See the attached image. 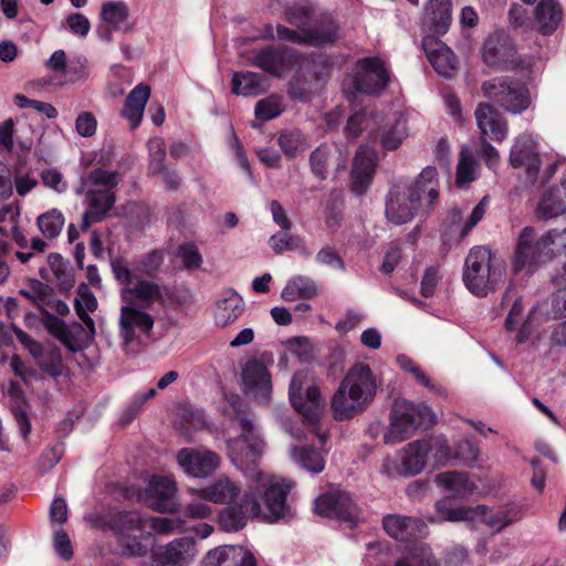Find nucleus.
Listing matches in <instances>:
<instances>
[{"label":"nucleus","instance_id":"obj_51","mask_svg":"<svg viewBox=\"0 0 566 566\" xmlns=\"http://www.w3.org/2000/svg\"><path fill=\"white\" fill-rule=\"evenodd\" d=\"M406 136V119L399 116L392 125L382 132L380 143L385 149L394 150L400 146Z\"/></svg>","mask_w":566,"mask_h":566},{"label":"nucleus","instance_id":"obj_62","mask_svg":"<svg viewBox=\"0 0 566 566\" xmlns=\"http://www.w3.org/2000/svg\"><path fill=\"white\" fill-rule=\"evenodd\" d=\"M38 365L43 373L52 377H57L62 374V357L59 350H52L44 355L38 361Z\"/></svg>","mask_w":566,"mask_h":566},{"label":"nucleus","instance_id":"obj_33","mask_svg":"<svg viewBox=\"0 0 566 566\" xmlns=\"http://www.w3.org/2000/svg\"><path fill=\"white\" fill-rule=\"evenodd\" d=\"M489 198L483 197L473 208L470 216L464 218L461 211L453 209L450 212V231L459 239L464 238L484 217Z\"/></svg>","mask_w":566,"mask_h":566},{"label":"nucleus","instance_id":"obj_30","mask_svg":"<svg viewBox=\"0 0 566 566\" xmlns=\"http://www.w3.org/2000/svg\"><path fill=\"white\" fill-rule=\"evenodd\" d=\"M539 33L553 34L564 20V9L557 0H539L534 12Z\"/></svg>","mask_w":566,"mask_h":566},{"label":"nucleus","instance_id":"obj_16","mask_svg":"<svg viewBox=\"0 0 566 566\" xmlns=\"http://www.w3.org/2000/svg\"><path fill=\"white\" fill-rule=\"evenodd\" d=\"M315 512L325 517H334L345 522H355L359 517V509L349 493L335 490L321 495L315 501Z\"/></svg>","mask_w":566,"mask_h":566},{"label":"nucleus","instance_id":"obj_7","mask_svg":"<svg viewBox=\"0 0 566 566\" xmlns=\"http://www.w3.org/2000/svg\"><path fill=\"white\" fill-rule=\"evenodd\" d=\"M305 382V373L297 371L293 375L289 389L290 400L295 410L312 426L311 432L318 438L319 443L324 444L328 436L326 432L318 431L316 426L323 413L325 402L316 386H307L305 390H303Z\"/></svg>","mask_w":566,"mask_h":566},{"label":"nucleus","instance_id":"obj_8","mask_svg":"<svg viewBox=\"0 0 566 566\" xmlns=\"http://www.w3.org/2000/svg\"><path fill=\"white\" fill-rule=\"evenodd\" d=\"M77 316L84 325L72 322L66 324L57 316L45 312L42 314L41 322L48 333L61 342L71 352H77L83 348L85 344L93 339L95 335V324L93 318L77 307Z\"/></svg>","mask_w":566,"mask_h":566},{"label":"nucleus","instance_id":"obj_50","mask_svg":"<svg viewBox=\"0 0 566 566\" xmlns=\"http://www.w3.org/2000/svg\"><path fill=\"white\" fill-rule=\"evenodd\" d=\"M146 536L144 539L151 545V534H170L182 526V521L174 517H146Z\"/></svg>","mask_w":566,"mask_h":566},{"label":"nucleus","instance_id":"obj_46","mask_svg":"<svg viewBox=\"0 0 566 566\" xmlns=\"http://www.w3.org/2000/svg\"><path fill=\"white\" fill-rule=\"evenodd\" d=\"M505 40L506 38L500 33L492 34L486 39L482 49V57L488 65H496L506 57Z\"/></svg>","mask_w":566,"mask_h":566},{"label":"nucleus","instance_id":"obj_20","mask_svg":"<svg viewBox=\"0 0 566 566\" xmlns=\"http://www.w3.org/2000/svg\"><path fill=\"white\" fill-rule=\"evenodd\" d=\"M177 462L184 472L193 478L211 475L220 464V458L210 450L184 448L177 454Z\"/></svg>","mask_w":566,"mask_h":566},{"label":"nucleus","instance_id":"obj_34","mask_svg":"<svg viewBox=\"0 0 566 566\" xmlns=\"http://www.w3.org/2000/svg\"><path fill=\"white\" fill-rule=\"evenodd\" d=\"M149 96L150 87L138 84L126 97L122 115L130 123L133 129L140 124Z\"/></svg>","mask_w":566,"mask_h":566},{"label":"nucleus","instance_id":"obj_14","mask_svg":"<svg viewBox=\"0 0 566 566\" xmlns=\"http://www.w3.org/2000/svg\"><path fill=\"white\" fill-rule=\"evenodd\" d=\"M420 206V195L407 182L395 184L386 198L385 214L394 224L411 221Z\"/></svg>","mask_w":566,"mask_h":566},{"label":"nucleus","instance_id":"obj_27","mask_svg":"<svg viewBox=\"0 0 566 566\" xmlns=\"http://www.w3.org/2000/svg\"><path fill=\"white\" fill-rule=\"evenodd\" d=\"M202 566H256L254 555L241 545H222L210 549Z\"/></svg>","mask_w":566,"mask_h":566},{"label":"nucleus","instance_id":"obj_44","mask_svg":"<svg viewBox=\"0 0 566 566\" xmlns=\"http://www.w3.org/2000/svg\"><path fill=\"white\" fill-rule=\"evenodd\" d=\"M65 224V218L56 208L41 213L36 218V227L46 239H55L60 235Z\"/></svg>","mask_w":566,"mask_h":566},{"label":"nucleus","instance_id":"obj_26","mask_svg":"<svg viewBox=\"0 0 566 566\" xmlns=\"http://www.w3.org/2000/svg\"><path fill=\"white\" fill-rule=\"evenodd\" d=\"M452 22V0H427L424 2L421 25L437 35L446 34Z\"/></svg>","mask_w":566,"mask_h":566},{"label":"nucleus","instance_id":"obj_59","mask_svg":"<svg viewBox=\"0 0 566 566\" xmlns=\"http://www.w3.org/2000/svg\"><path fill=\"white\" fill-rule=\"evenodd\" d=\"M149 151V169L155 171L160 166H165L166 160V146L161 137H153L148 140Z\"/></svg>","mask_w":566,"mask_h":566},{"label":"nucleus","instance_id":"obj_63","mask_svg":"<svg viewBox=\"0 0 566 566\" xmlns=\"http://www.w3.org/2000/svg\"><path fill=\"white\" fill-rule=\"evenodd\" d=\"M316 261L319 264L329 266L335 270L344 271L345 263L337 251L332 247L322 248L316 254Z\"/></svg>","mask_w":566,"mask_h":566},{"label":"nucleus","instance_id":"obj_11","mask_svg":"<svg viewBox=\"0 0 566 566\" xmlns=\"http://www.w3.org/2000/svg\"><path fill=\"white\" fill-rule=\"evenodd\" d=\"M482 92L486 98L495 101L512 114H521L531 105V95L527 87L515 80L492 78L482 84Z\"/></svg>","mask_w":566,"mask_h":566},{"label":"nucleus","instance_id":"obj_18","mask_svg":"<svg viewBox=\"0 0 566 566\" xmlns=\"http://www.w3.org/2000/svg\"><path fill=\"white\" fill-rule=\"evenodd\" d=\"M480 140L490 139L502 143L509 135V123L492 104L481 102L474 111Z\"/></svg>","mask_w":566,"mask_h":566},{"label":"nucleus","instance_id":"obj_1","mask_svg":"<svg viewBox=\"0 0 566 566\" xmlns=\"http://www.w3.org/2000/svg\"><path fill=\"white\" fill-rule=\"evenodd\" d=\"M241 436L228 440V454L240 470H247L249 489L239 503L222 510L218 523L224 532H238L245 527L250 518L276 522L290 514L286 497L291 485L284 480L268 475L251 468L254 459L264 450V441L259 436L252 420L247 416L239 419Z\"/></svg>","mask_w":566,"mask_h":566},{"label":"nucleus","instance_id":"obj_29","mask_svg":"<svg viewBox=\"0 0 566 566\" xmlns=\"http://www.w3.org/2000/svg\"><path fill=\"white\" fill-rule=\"evenodd\" d=\"M382 526L390 537L401 542L417 537L424 528V524L421 520L400 514H388L384 516Z\"/></svg>","mask_w":566,"mask_h":566},{"label":"nucleus","instance_id":"obj_22","mask_svg":"<svg viewBox=\"0 0 566 566\" xmlns=\"http://www.w3.org/2000/svg\"><path fill=\"white\" fill-rule=\"evenodd\" d=\"M176 483L161 476L149 480L145 490V503L158 512H174L177 509Z\"/></svg>","mask_w":566,"mask_h":566},{"label":"nucleus","instance_id":"obj_37","mask_svg":"<svg viewBox=\"0 0 566 566\" xmlns=\"http://www.w3.org/2000/svg\"><path fill=\"white\" fill-rule=\"evenodd\" d=\"M434 482L438 486L457 497L471 494L476 488L473 482L469 481L465 473L460 472L440 473L436 475Z\"/></svg>","mask_w":566,"mask_h":566},{"label":"nucleus","instance_id":"obj_53","mask_svg":"<svg viewBox=\"0 0 566 566\" xmlns=\"http://www.w3.org/2000/svg\"><path fill=\"white\" fill-rule=\"evenodd\" d=\"M478 164L468 147L462 148L457 169V185L463 187L475 178Z\"/></svg>","mask_w":566,"mask_h":566},{"label":"nucleus","instance_id":"obj_61","mask_svg":"<svg viewBox=\"0 0 566 566\" xmlns=\"http://www.w3.org/2000/svg\"><path fill=\"white\" fill-rule=\"evenodd\" d=\"M178 258L181 260L184 266L188 270H195L200 268L202 263V258L193 244H184L179 247Z\"/></svg>","mask_w":566,"mask_h":566},{"label":"nucleus","instance_id":"obj_2","mask_svg":"<svg viewBox=\"0 0 566 566\" xmlns=\"http://www.w3.org/2000/svg\"><path fill=\"white\" fill-rule=\"evenodd\" d=\"M377 392V378L365 363L354 364L335 391L331 408L338 421L348 420L364 412Z\"/></svg>","mask_w":566,"mask_h":566},{"label":"nucleus","instance_id":"obj_25","mask_svg":"<svg viewBox=\"0 0 566 566\" xmlns=\"http://www.w3.org/2000/svg\"><path fill=\"white\" fill-rule=\"evenodd\" d=\"M115 195L108 190L87 189L85 192L86 209L82 217L81 229L86 231L94 223L103 221L115 203Z\"/></svg>","mask_w":566,"mask_h":566},{"label":"nucleus","instance_id":"obj_36","mask_svg":"<svg viewBox=\"0 0 566 566\" xmlns=\"http://www.w3.org/2000/svg\"><path fill=\"white\" fill-rule=\"evenodd\" d=\"M269 87L264 75L255 72H238L232 76V93L242 96H256Z\"/></svg>","mask_w":566,"mask_h":566},{"label":"nucleus","instance_id":"obj_64","mask_svg":"<svg viewBox=\"0 0 566 566\" xmlns=\"http://www.w3.org/2000/svg\"><path fill=\"white\" fill-rule=\"evenodd\" d=\"M65 23L70 31L78 36H86L90 33L91 30V23L90 20L80 12L71 13L66 20Z\"/></svg>","mask_w":566,"mask_h":566},{"label":"nucleus","instance_id":"obj_3","mask_svg":"<svg viewBox=\"0 0 566 566\" xmlns=\"http://www.w3.org/2000/svg\"><path fill=\"white\" fill-rule=\"evenodd\" d=\"M506 264L488 247H474L470 250L463 268V282L476 296H485L504 281Z\"/></svg>","mask_w":566,"mask_h":566},{"label":"nucleus","instance_id":"obj_39","mask_svg":"<svg viewBox=\"0 0 566 566\" xmlns=\"http://www.w3.org/2000/svg\"><path fill=\"white\" fill-rule=\"evenodd\" d=\"M420 195V201L426 200L432 206L439 198V182L437 169L426 167L413 184H409Z\"/></svg>","mask_w":566,"mask_h":566},{"label":"nucleus","instance_id":"obj_55","mask_svg":"<svg viewBox=\"0 0 566 566\" xmlns=\"http://www.w3.org/2000/svg\"><path fill=\"white\" fill-rule=\"evenodd\" d=\"M331 149L326 145L317 147L310 156L312 174L319 180H324L328 172Z\"/></svg>","mask_w":566,"mask_h":566},{"label":"nucleus","instance_id":"obj_58","mask_svg":"<svg viewBox=\"0 0 566 566\" xmlns=\"http://www.w3.org/2000/svg\"><path fill=\"white\" fill-rule=\"evenodd\" d=\"M30 289L33 291L34 304L43 310V314L48 312L46 306L53 302L54 291L48 284L32 279L29 282Z\"/></svg>","mask_w":566,"mask_h":566},{"label":"nucleus","instance_id":"obj_60","mask_svg":"<svg viewBox=\"0 0 566 566\" xmlns=\"http://www.w3.org/2000/svg\"><path fill=\"white\" fill-rule=\"evenodd\" d=\"M41 180L46 188L52 189L56 193H64L69 188L63 175L55 168L44 169L41 172Z\"/></svg>","mask_w":566,"mask_h":566},{"label":"nucleus","instance_id":"obj_48","mask_svg":"<svg viewBox=\"0 0 566 566\" xmlns=\"http://www.w3.org/2000/svg\"><path fill=\"white\" fill-rule=\"evenodd\" d=\"M394 566H439V564L427 545L417 544Z\"/></svg>","mask_w":566,"mask_h":566},{"label":"nucleus","instance_id":"obj_38","mask_svg":"<svg viewBox=\"0 0 566 566\" xmlns=\"http://www.w3.org/2000/svg\"><path fill=\"white\" fill-rule=\"evenodd\" d=\"M436 509L438 516L431 518L432 523L438 522H471L474 523L476 521V515L482 514L484 512V505H478L476 507H450L447 506L444 502L438 501L436 503Z\"/></svg>","mask_w":566,"mask_h":566},{"label":"nucleus","instance_id":"obj_4","mask_svg":"<svg viewBox=\"0 0 566 566\" xmlns=\"http://www.w3.org/2000/svg\"><path fill=\"white\" fill-rule=\"evenodd\" d=\"M287 21L303 28V45L322 48L338 39L339 27L332 14L318 10L308 1L291 6L286 10Z\"/></svg>","mask_w":566,"mask_h":566},{"label":"nucleus","instance_id":"obj_9","mask_svg":"<svg viewBox=\"0 0 566 566\" xmlns=\"http://www.w3.org/2000/svg\"><path fill=\"white\" fill-rule=\"evenodd\" d=\"M155 321L150 314L134 304L120 308L119 336L126 353H137L151 340Z\"/></svg>","mask_w":566,"mask_h":566},{"label":"nucleus","instance_id":"obj_24","mask_svg":"<svg viewBox=\"0 0 566 566\" xmlns=\"http://www.w3.org/2000/svg\"><path fill=\"white\" fill-rule=\"evenodd\" d=\"M245 392L259 402H268L272 392L271 375L266 367L258 360H249L242 370Z\"/></svg>","mask_w":566,"mask_h":566},{"label":"nucleus","instance_id":"obj_42","mask_svg":"<svg viewBox=\"0 0 566 566\" xmlns=\"http://www.w3.org/2000/svg\"><path fill=\"white\" fill-rule=\"evenodd\" d=\"M244 311V302L238 295L223 298L217 303L214 312L216 324L227 327L237 321Z\"/></svg>","mask_w":566,"mask_h":566},{"label":"nucleus","instance_id":"obj_32","mask_svg":"<svg viewBox=\"0 0 566 566\" xmlns=\"http://www.w3.org/2000/svg\"><path fill=\"white\" fill-rule=\"evenodd\" d=\"M377 160V153L373 148L368 146L359 147L352 171L355 191L361 192L364 190L375 171Z\"/></svg>","mask_w":566,"mask_h":566},{"label":"nucleus","instance_id":"obj_41","mask_svg":"<svg viewBox=\"0 0 566 566\" xmlns=\"http://www.w3.org/2000/svg\"><path fill=\"white\" fill-rule=\"evenodd\" d=\"M290 454L294 462L308 472L319 473L325 468V458L323 453L312 447L292 446L290 448Z\"/></svg>","mask_w":566,"mask_h":566},{"label":"nucleus","instance_id":"obj_35","mask_svg":"<svg viewBox=\"0 0 566 566\" xmlns=\"http://www.w3.org/2000/svg\"><path fill=\"white\" fill-rule=\"evenodd\" d=\"M522 515V506L518 504L507 505L496 512H490L489 509L484 506V512L476 515L474 523H483L495 532H500L506 526L520 521Z\"/></svg>","mask_w":566,"mask_h":566},{"label":"nucleus","instance_id":"obj_10","mask_svg":"<svg viewBox=\"0 0 566 566\" xmlns=\"http://www.w3.org/2000/svg\"><path fill=\"white\" fill-rule=\"evenodd\" d=\"M353 92L347 93L348 99L355 93L368 96L380 95L390 82V72L385 61L379 57H364L356 62L353 74L348 78Z\"/></svg>","mask_w":566,"mask_h":566},{"label":"nucleus","instance_id":"obj_52","mask_svg":"<svg viewBox=\"0 0 566 566\" xmlns=\"http://www.w3.org/2000/svg\"><path fill=\"white\" fill-rule=\"evenodd\" d=\"M377 119L374 116H368L366 112H358L350 116L345 127V135L347 138H357L363 130H369V136H373L374 126Z\"/></svg>","mask_w":566,"mask_h":566},{"label":"nucleus","instance_id":"obj_21","mask_svg":"<svg viewBox=\"0 0 566 566\" xmlns=\"http://www.w3.org/2000/svg\"><path fill=\"white\" fill-rule=\"evenodd\" d=\"M541 244V239L535 240V231L531 227H526L521 231L518 237L513 269L520 272L525 268L536 266L538 263L547 261L545 250Z\"/></svg>","mask_w":566,"mask_h":566},{"label":"nucleus","instance_id":"obj_45","mask_svg":"<svg viewBox=\"0 0 566 566\" xmlns=\"http://www.w3.org/2000/svg\"><path fill=\"white\" fill-rule=\"evenodd\" d=\"M128 17V7L123 1H107L102 4L101 19L108 24L112 30H119Z\"/></svg>","mask_w":566,"mask_h":566},{"label":"nucleus","instance_id":"obj_13","mask_svg":"<svg viewBox=\"0 0 566 566\" xmlns=\"http://www.w3.org/2000/svg\"><path fill=\"white\" fill-rule=\"evenodd\" d=\"M241 56L244 59L245 64L259 67L279 78L301 61V54L286 46L274 48L268 45L260 50L241 54Z\"/></svg>","mask_w":566,"mask_h":566},{"label":"nucleus","instance_id":"obj_47","mask_svg":"<svg viewBox=\"0 0 566 566\" xmlns=\"http://www.w3.org/2000/svg\"><path fill=\"white\" fill-rule=\"evenodd\" d=\"M279 145L283 154L294 158L308 147L305 136L298 130H285L279 136Z\"/></svg>","mask_w":566,"mask_h":566},{"label":"nucleus","instance_id":"obj_19","mask_svg":"<svg viewBox=\"0 0 566 566\" xmlns=\"http://www.w3.org/2000/svg\"><path fill=\"white\" fill-rule=\"evenodd\" d=\"M510 163L514 168L524 167L526 169L530 185L536 182L541 158L537 143L531 135L522 134L515 138L510 151Z\"/></svg>","mask_w":566,"mask_h":566},{"label":"nucleus","instance_id":"obj_28","mask_svg":"<svg viewBox=\"0 0 566 566\" xmlns=\"http://www.w3.org/2000/svg\"><path fill=\"white\" fill-rule=\"evenodd\" d=\"M190 495L214 504H230L238 499L241 490L239 485L228 476H219L209 485L202 489L190 488L187 491Z\"/></svg>","mask_w":566,"mask_h":566},{"label":"nucleus","instance_id":"obj_6","mask_svg":"<svg viewBox=\"0 0 566 566\" xmlns=\"http://www.w3.org/2000/svg\"><path fill=\"white\" fill-rule=\"evenodd\" d=\"M111 268L115 279L123 285L120 297L127 305L148 308L163 300L161 286L153 281L135 277L123 259H113Z\"/></svg>","mask_w":566,"mask_h":566},{"label":"nucleus","instance_id":"obj_43","mask_svg":"<svg viewBox=\"0 0 566 566\" xmlns=\"http://www.w3.org/2000/svg\"><path fill=\"white\" fill-rule=\"evenodd\" d=\"M269 245L276 254H282L286 251H298L301 254L306 256L311 254L303 238L297 234L287 233L286 231L271 235L269 239Z\"/></svg>","mask_w":566,"mask_h":566},{"label":"nucleus","instance_id":"obj_54","mask_svg":"<svg viewBox=\"0 0 566 566\" xmlns=\"http://www.w3.org/2000/svg\"><path fill=\"white\" fill-rule=\"evenodd\" d=\"M282 112V97L272 95L256 103L254 115L258 119L266 122L277 117Z\"/></svg>","mask_w":566,"mask_h":566},{"label":"nucleus","instance_id":"obj_23","mask_svg":"<svg viewBox=\"0 0 566 566\" xmlns=\"http://www.w3.org/2000/svg\"><path fill=\"white\" fill-rule=\"evenodd\" d=\"M422 46L432 67L443 77L451 78L457 74L458 60L452 50L432 35L422 40Z\"/></svg>","mask_w":566,"mask_h":566},{"label":"nucleus","instance_id":"obj_12","mask_svg":"<svg viewBox=\"0 0 566 566\" xmlns=\"http://www.w3.org/2000/svg\"><path fill=\"white\" fill-rule=\"evenodd\" d=\"M146 517L140 513L118 512L111 517L112 530L120 535V544L125 552L133 556H144L148 552L146 536Z\"/></svg>","mask_w":566,"mask_h":566},{"label":"nucleus","instance_id":"obj_31","mask_svg":"<svg viewBox=\"0 0 566 566\" xmlns=\"http://www.w3.org/2000/svg\"><path fill=\"white\" fill-rule=\"evenodd\" d=\"M566 214V181L546 190L536 209V216L549 220Z\"/></svg>","mask_w":566,"mask_h":566},{"label":"nucleus","instance_id":"obj_57","mask_svg":"<svg viewBox=\"0 0 566 566\" xmlns=\"http://www.w3.org/2000/svg\"><path fill=\"white\" fill-rule=\"evenodd\" d=\"M63 75L65 76L64 83L85 81L88 76L87 60L82 56L72 59L67 62Z\"/></svg>","mask_w":566,"mask_h":566},{"label":"nucleus","instance_id":"obj_49","mask_svg":"<svg viewBox=\"0 0 566 566\" xmlns=\"http://www.w3.org/2000/svg\"><path fill=\"white\" fill-rule=\"evenodd\" d=\"M539 239L548 260L566 253V228L549 230Z\"/></svg>","mask_w":566,"mask_h":566},{"label":"nucleus","instance_id":"obj_5","mask_svg":"<svg viewBox=\"0 0 566 566\" xmlns=\"http://www.w3.org/2000/svg\"><path fill=\"white\" fill-rule=\"evenodd\" d=\"M436 417L427 405H415L406 399H397L392 406L390 426L384 436L387 444L407 440L421 426H432Z\"/></svg>","mask_w":566,"mask_h":566},{"label":"nucleus","instance_id":"obj_56","mask_svg":"<svg viewBox=\"0 0 566 566\" xmlns=\"http://www.w3.org/2000/svg\"><path fill=\"white\" fill-rule=\"evenodd\" d=\"M120 180L122 175L118 171H109L103 168L93 169L87 177V181L91 186H102L104 188L103 190L108 191H112Z\"/></svg>","mask_w":566,"mask_h":566},{"label":"nucleus","instance_id":"obj_17","mask_svg":"<svg viewBox=\"0 0 566 566\" xmlns=\"http://www.w3.org/2000/svg\"><path fill=\"white\" fill-rule=\"evenodd\" d=\"M196 555L195 539L180 537L153 551L150 566H189Z\"/></svg>","mask_w":566,"mask_h":566},{"label":"nucleus","instance_id":"obj_15","mask_svg":"<svg viewBox=\"0 0 566 566\" xmlns=\"http://www.w3.org/2000/svg\"><path fill=\"white\" fill-rule=\"evenodd\" d=\"M429 450V442L413 441L407 444L395 460L388 459L385 461V472L389 475H416L424 469Z\"/></svg>","mask_w":566,"mask_h":566},{"label":"nucleus","instance_id":"obj_40","mask_svg":"<svg viewBox=\"0 0 566 566\" xmlns=\"http://www.w3.org/2000/svg\"><path fill=\"white\" fill-rule=\"evenodd\" d=\"M317 294L316 283L308 276L296 275L291 277L281 292V297L286 302L298 298H313Z\"/></svg>","mask_w":566,"mask_h":566}]
</instances>
